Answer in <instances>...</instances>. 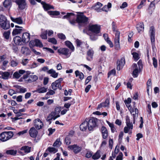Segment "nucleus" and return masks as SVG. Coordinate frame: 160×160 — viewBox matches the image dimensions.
<instances>
[{
    "instance_id": "f257e3e1",
    "label": "nucleus",
    "mask_w": 160,
    "mask_h": 160,
    "mask_svg": "<svg viewBox=\"0 0 160 160\" xmlns=\"http://www.w3.org/2000/svg\"><path fill=\"white\" fill-rule=\"evenodd\" d=\"M77 15L76 21L79 28L85 26L88 23V18L86 17L83 13L78 12Z\"/></svg>"
},
{
    "instance_id": "f03ea898",
    "label": "nucleus",
    "mask_w": 160,
    "mask_h": 160,
    "mask_svg": "<svg viewBox=\"0 0 160 160\" xmlns=\"http://www.w3.org/2000/svg\"><path fill=\"white\" fill-rule=\"evenodd\" d=\"M13 135L12 131L3 132L0 134V140L2 142H6L11 138Z\"/></svg>"
},
{
    "instance_id": "7ed1b4c3",
    "label": "nucleus",
    "mask_w": 160,
    "mask_h": 160,
    "mask_svg": "<svg viewBox=\"0 0 160 160\" xmlns=\"http://www.w3.org/2000/svg\"><path fill=\"white\" fill-rule=\"evenodd\" d=\"M0 26L4 30L8 29L10 27V23L7 18L2 15H0Z\"/></svg>"
},
{
    "instance_id": "20e7f679",
    "label": "nucleus",
    "mask_w": 160,
    "mask_h": 160,
    "mask_svg": "<svg viewBox=\"0 0 160 160\" xmlns=\"http://www.w3.org/2000/svg\"><path fill=\"white\" fill-rule=\"evenodd\" d=\"M98 119L96 118H92L88 122V129L89 131L93 130L94 128L97 126Z\"/></svg>"
},
{
    "instance_id": "39448f33",
    "label": "nucleus",
    "mask_w": 160,
    "mask_h": 160,
    "mask_svg": "<svg viewBox=\"0 0 160 160\" xmlns=\"http://www.w3.org/2000/svg\"><path fill=\"white\" fill-rule=\"evenodd\" d=\"M120 34L119 31H116L115 33V37L114 40V47L115 49L119 50L120 49Z\"/></svg>"
},
{
    "instance_id": "423d86ee",
    "label": "nucleus",
    "mask_w": 160,
    "mask_h": 160,
    "mask_svg": "<svg viewBox=\"0 0 160 160\" xmlns=\"http://www.w3.org/2000/svg\"><path fill=\"white\" fill-rule=\"evenodd\" d=\"M62 81V78H61L56 80L54 82H52L51 84L52 88L54 90H55L58 88L61 90L62 87L61 85V83Z\"/></svg>"
},
{
    "instance_id": "0eeeda50",
    "label": "nucleus",
    "mask_w": 160,
    "mask_h": 160,
    "mask_svg": "<svg viewBox=\"0 0 160 160\" xmlns=\"http://www.w3.org/2000/svg\"><path fill=\"white\" fill-rule=\"evenodd\" d=\"M58 52L59 55H64L67 58L69 57L71 54V52L67 48H61L58 50Z\"/></svg>"
},
{
    "instance_id": "6e6552de",
    "label": "nucleus",
    "mask_w": 160,
    "mask_h": 160,
    "mask_svg": "<svg viewBox=\"0 0 160 160\" xmlns=\"http://www.w3.org/2000/svg\"><path fill=\"white\" fill-rule=\"evenodd\" d=\"M100 27L97 24L89 25V30L96 34L99 33Z\"/></svg>"
},
{
    "instance_id": "1a4fd4ad",
    "label": "nucleus",
    "mask_w": 160,
    "mask_h": 160,
    "mask_svg": "<svg viewBox=\"0 0 160 160\" xmlns=\"http://www.w3.org/2000/svg\"><path fill=\"white\" fill-rule=\"evenodd\" d=\"M15 2L18 5V8L22 10L25 8L26 3L25 0H16Z\"/></svg>"
},
{
    "instance_id": "9d476101",
    "label": "nucleus",
    "mask_w": 160,
    "mask_h": 160,
    "mask_svg": "<svg viewBox=\"0 0 160 160\" xmlns=\"http://www.w3.org/2000/svg\"><path fill=\"white\" fill-rule=\"evenodd\" d=\"M68 148L70 149L73 150V152L75 153H77L80 152L82 149V147L78 146L76 144L69 146Z\"/></svg>"
},
{
    "instance_id": "9b49d317",
    "label": "nucleus",
    "mask_w": 160,
    "mask_h": 160,
    "mask_svg": "<svg viewBox=\"0 0 160 160\" xmlns=\"http://www.w3.org/2000/svg\"><path fill=\"white\" fill-rule=\"evenodd\" d=\"M59 117V115L55 116V113L53 112H52L50 114H49L47 117L46 119V121L47 122H49V124H50L51 122V121L52 119H53V120H55L56 119Z\"/></svg>"
},
{
    "instance_id": "f8f14e48",
    "label": "nucleus",
    "mask_w": 160,
    "mask_h": 160,
    "mask_svg": "<svg viewBox=\"0 0 160 160\" xmlns=\"http://www.w3.org/2000/svg\"><path fill=\"white\" fill-rule=\"evenodd\" d=\"M149 33L150 35V39L151 42H155V29L153 26L150 27Z\"/></svg>"
},
{
    "instance_id": "ddd939ff",
    "label": "nucleus",
    "mask_w": 160,
    "mask_h": 160,
    "mask_svg": "<svg viewBox=\"0 0 160 160\" xmlns=\"http://www.w3.org/2000/svg\"><path fill=\"white\" fill-rule=\"evenodd\" d=\"M13 41L16 45H22L25 44L22 38L19 36H16L15 37L13 38Z\"/></svg>"
},
{
    "instance_id": "4468645a",
    "label": "nucleus",
    "mask_w": 160,
    "mask_h": 160,
    "mask_svg": "<svg viewBox=\"0 0 160 160\" xmlns=\"http://www.w3.org/2000/svg\"><path fill=\"white\" fill-rule=\"evenodd\" d=\"M125 63L124 59L122 58L120 60L117 61V69L118 70H120L121 69Z\"/></svg>"
},
{
    "instance_id": "2eb2a0df",
    "label": "nucleus",
    "mask_w": 160,
    "mask_h": 160,
    "mask_svg": "<svg viewBox=\"0 0 160 160\" xmlns=\"http://www.w3.org/2000/svg\"><path fill=\"white\" fill-rule=\"evenodd\" d=\"M34 123L35 127L37 129L39 130L42 128L43 124L39 119H36Z\"/></svg>"
},
{
    "instance_id": "dca6fc26",
    "label": "nucleus",
    "mask_w": 160,
    "mask_h": 160,
    "mask_svg": "<svg viewBox=\"0 0 160 160\" xmlns=\"http://www.w3.org/2000/svg\"><path fill=\"white\" fill-rule=\"evenodd\" d=\"M22 38L24 43H28L30 39V34L28 32H25L23 33Z\"/></svg>"
},
{
    "instance_id": "f3484780",
    "label": "nucleus",
    "mask_w": 160,
    "mask_h": 160,
    "mask_svg": "<svg viewBox=\"0 0 160 160\" xmlns=\"http://www.w3.org/2000/svg\"><path fill=\"white\" fill-rule=\"evenodd\" d=\"M15 27L17 28H15L13 30L12 32L13 36H15L20 33L23 31L22 27H20L18 25H15Z\"/></svg>"
},
{
    "instance_id": "a211bd4d",
    "label": "nucleus",
    "mask_w": 160,
    "mask_h": 160,
    "mask_svg": "<svg viewBox=\"0 0 160 160\" xmlns=\"http://www.w3.org/2000/svg\"><path fill=\"white\" fill-rule=\"evenodd\" d=\"M102 6V4L99 2L96 3L95 5L92 6V8L98 12H101L102 11V9L101 8Z\"/></svg>"
},
{
    "instance_id": "6ab92c4d",
    "label": "nucleus",
    "mask_w": 160,
    "mask_h": 160,
    "mask_svg": "<svg viewBox=\"0 0 160 160\" xmlns=\"http://www.w3.org/2000/svg\"><path fill=\"white\" fill-rule=\"evenodd\" d=\"M38 131L34 127L31 128L29 130V133L31 137L35 138L38 134Z\"/></svg>"
},
{
    "instance_id": "aec40b11",
    "label": "nucleus",
    "mask_w": 160,
    "mask_h": 160,
    "mask_svg": "<svg viewBox=\"0 0 160 160\" xmlns=\"http://www.w3.org/2000/svg\"><path fill=\"white\" fill-rule=\"evenodd\" d=\"M25 71L23 70H20L18 72H15L13 76V78L16 79L19 78L21 76V75L24 73Z\"/></svg>"
},
{
    "instance_id": "412c9836",
    "label": "nucleus",
    "mask_w": 160,
    "mask_h": 160,
    "mask_svg": "<svg viewBox=\"0 0 160 160\" xmlns=\"http://www.w3.org/2000/svg\"><path fill=\"white\" fill-rule=\"evenodd\" d=\"M41 4L42 5L45 11H47L51 9H54L53 6L48 4L46 3L45 2H42Z\"/></svg>"
},
{
    "instance_id": "4be33fe9",
    "label": "nucleus",
    "mask_w": 160,
    "mask_h": 160,
    "mask_svg": "<svg viewBox=\"0 0 160 160\" xmlns=\"http://www.w3.org/2000/svg\"><path fill=\"white\" fill-rule=\"evenodd\" d=\"M12 3L11 0H5L3 2L4 7L9 9L12 6Z\"/></svg>"
},
{
    "instance_id": "5701e85b",
    "label": "nucleus",
    "mask_w": 160,
    "mask_h": 160,
    "mask_svg": "<svg viewBox=\"0 0 160 160\" xmlns=\"http://www.w3.org/2000/svg\"><path fill=\"white\" fill-rule=\"evenodd\" d=\"M101 132L102 138L106 139L108 136V132L106 128L104 126H102L101 128Z\"/></svg>"
},
{
    "instance_id": "b1692460",
    "label": "nucleus",
    "mask_w": 160,
    "mask_h": 160,
    "mask_svg": "<svg viewBox=\"0 0 160 160\" xmlns=\"http://www.w3.org/2000/svg\"><path fill=\"white\" fill-rule=\"evenodd\" d=\"M10 18L12 21L13 22L19 24H21L23 23V20L21 17L14 18L12 17H11Z\"/></svg>"
},
{
    "instance_id": "393cba45",
    "label": "nucleus",
    "mask_w": 160,
    "mask_h": 160,
    "mask_svg": "<svg viewBox=\"0 0 160 160\" xmlns=\"http://www.w3.org/2000/svg\"><path fill=\"white\" fill-rule=\"evenodd\" d=\"M10 75V73L8 72L0 71V75H1L0 76V78H2L4 79H8Z\"/></svg>"
},
{
    "instance_id": "a878e982",
    "label": "nucleus",
    "mask_w": 160,
    "mask_h": 160,
    "mask_svg": "<svg viewBox=\"0 0 160 160\" xmlns=\"http://www.w3.org/2000/svg\"><path fill=\"white\" fill-rule=\"evenodd\" d=\"M136 28L138 32H142L144 29V25L143 22H140L137 24L136 25Z\"/></svg>"
},
{
    "instance_id": "bb28decb",
    "label": "nucleus",
    "mask_w": 160,
    "mask_h": 160,
    "mask_svg": "<svg viewBox=\"0 0 160 160\" xmlns=\"http://www.w3.org/2000/svg\"><path fill=\"white\" fill-rule=\"evenodd\" d=\"M88 127V122L84 121L80 125V128L82 131H85L87 128V127Z\"/></svg>"
},
{
    "instance_id": "cd10ccee",
    "label": "nucleus",
    "mask_w": 160,
    "mask_h": 160,
    "mask_svg": "<svg viewBox=\"0 0 160 160\" xmlns=\"http://www.w3.org/2000/svg\"><path fill=\"white\" fill-rule=\"evenodd\" d=\"M47 72L51 74V76L54 78H57L58 75V73L56 72L55 71L52 69L49 70L47 71Z\"/></svg>"
},
{
    "instance_id": "c85d7f7f",
    "label": "nucleus",
    "mask_w": 160,
    "mask_h": 160,
    "mask_svg": "<svg viewBox=\"0 0 160 160\" xmlns=\"http://www.w3.org/2000/svg\"><path fill=\"white\" fill-rule=\"evenodd\" d=\"M47 89L48 88L44 87L38 88L34 92H37L39 93H43L47 92Z\"/></svg>"
},
{
    "instance_id": "c756f323",
    "label": "nucleus",
    "mask_w": 160,
    "mask_h": 160,
    "mask_svg": "<svg viewBox=\"0 0 160 160\" xmlns=\"http://www.w3.org/2000/svg\"><path fill=\"white\" fill-rule=\"evenodd\" d=\"M94 52L92 49L89 50L87 52V55L88 57L87 58V59L88 61H91Z\"/></svg>"
},
{
    "instance_id": "7c9ffc66",
    "label": "nucleus",
    "mask_w": 160,
    "mask_h": 160,
    "mask_svg": "<svg viewBox=\"0 0 160 160\" xmlns=\"http://www.w3.org/2000/svg\"><path fill=\"white\" fill-rule=\"evenodd\" d=\"M21 51L23 54L28 55L30 53V51L29 48L27 47H22L21 49Z\"/></svg>"
},
{
    "instance_id": "2f4dec72",
    "label": "nucleus",
    "mask_w": 160,
    "mask_h": 160,
    "mask_svg": "<svg viewBox=\"0 0 160 160\" xmlns=\"http://www.w3.org/2000/svg\"><path fill=\"white\" fill-rule=\"evenodd\" d=\"M74 14L73 13H67V14L63 16V19H67L69 20L71 18H74Z\"/></svg>"
},
{
    "instance_id": "473e14b6",
    "label": "nucleus",
    "mask_w": 160,
    "mask_h": 160,
    "mask_svg": "<svg viewBox=\"0 0 160 160\" xmlns=\"http://www.w3.org/2000/svg\"><path fill=\"white\" fill-rule=\"evenodd\" d=\"M65 43L66 45L70 48L72 51L73 52L74 50V47L70 41H65Z\"/></svg>"
},
{
    "instance_id": "72a5a7b5",
    "label": "nucleus",
    "mask_w": 160,
    "mask_h": 160,
    "mask_svg": "<svg viewBox=\"0 0 160 160\" xmlns=\"http://www.w3.org/2000/svg\"><path fill=\"white\" fill-rule=\"evenodd\" d=\"M100 153L101 151L100 150H98L92 156V159L93 160L98 159L101 157Z\"/></svg>"
},
{
    "instance_id": "f704fd0d",
    "label": "nucleus",
    "mask_w": 160,
    "mask_h": 160,
    "mask_svg": "<svg viewBox=\"0 0 160 160\" xmlns=\"http://www.w3.org/2000/svg\"><path fill=\"white\" fill-rule=\"evenodd\" d=\"M31 148L27 146H25L22 147L21 148V150L24 151V152L26 153H28L30 152Z\"/></svg>"
},
{
    "instance_id": "c9c22d12",
    "label": "nucleus",
    "mask_w": 160,
    "mask_h": 160,
    "mask_svg": "<svg viewBox=\"0 0 160 160\" xmlns=\"http://www.w3.org/2000/svg\"><path fill=\"white\" fill-rule=\"evenodd\" d=\"M17 151L16 150L11 149L7 150L6 152V154L8 155H10L13 156H15L16 154Z\"/></svg>"
},
{
    "instance_id": "e433bc0d",
    "label": "nucleus",
    "mask_w": 160,
    "mask_h": 160,
    "mask_svg": "<svg viewBox=\"0 0 160 160\" xmlns=\"http://www.w3.org/2000/svg\"><path fill=\"white\" fill-rule=\"evenodd\" d=\"M75 42L77 45V48H78L80 47H82V45L84 44V43L82 42L80 40L78 39H76Z\"/></svg>"
},
{
    "instance_id": "4c0bfd02",
    "label": "nucleus",
    "mask_w": 160,
    "mask_h": 160,
    "mask_svg": "<svg viewBox=\"0 0 160 160\" xmlns=\"http://www.w3.org/2000/svg\"><path fill=\"white\" fill-rule=\"evenodd\" d=\"M38 78V76L36 75H31L28 79V82H33L37 80Z\"/></svg>"
},
{
    "instance_id": "58836bf2",
    "label": "nucleus",
    "mask_w": 160,
    "mask_h": 160,
    "mask_svg": "<svg viewBox=\"0 0 160 160\" xmlns=\"http://www.w3.org/2000/svg\"><path fill=\"white\" fill-rule=\"evenodd\" d=\"M138 109L135 108V112L132 113V115L133 117V123H134L135 122V118H137L138 116Z\"/></svg>"
},
{
    "instance_id": "ea45409f",
    "label": "nucleus",
    "mask_w": 160,
    "mask_h": 160,
    "mask_svg": "<svg viewBox=\"0 0 160 160\" xmlns=\"http://www.w3.org/2000/svg\"><path fill=\"white\" fill-rule=\"evenodd\" d=\"M75 74L76 77L79 76V78L80 79L82 80L83 78L84 75L83 73L80 72L78 70H77L75 72Z\"/></svg>"
},
{
    "instance_id": "a19ab883",
    "label": "nucleus",
    "mask_w": 160,
    "mask_h": 160,
    "mask_svg": "<svg viewBox=\"0 0 160 160\" xmlns=\"http://www.w3.org/2000/svg\"><path fill=\"white\" fill-rule=\"evenodd\" d=\"M60 138H57L53 144L54 147H59L61 144V142H60Z\"/></svg>"
},
{
    "instance_id": "79ce46f5",
    "label": "nucleus",
    "mask_w": 160,
    "mask_h": 160,
    "mask_svg": "<svg viewBox=\"0 0 160 160\" xmlns=\"http://www.w3.org/2000/svg\"><path fill=\"white\" fill-rule=\"evenodd\" d=\"M132 50L131 51V53L132 55H133V58L134 59V60L137 61L139 58V55L138 53L136 52H132Z\"/></svg>"
},
{
    "instance_id": "37998d69",
    "label": "nucleus",
    "mask_w": 160,
    "mask_h": 160,
    "mask_svg": "<svg viewBox=\"0 0 160 160\" xmlns=\"http://www.w3.org/2000/svg\"><path fill=\"white\" fill-rule=\"evenodd\" d=\"M48 13L50 15L57 16L60 14V12L57 11H49L48 12Z\"/></svg>"
},
{
    "instance_id": "c03bdc74",
    "label": "nucleus",
    "mask_w": 160,
    "mask_h": 160,
    "mask_svg": "<svg viewBox=\"0 0 160 160\" xmlns=\"http://www.w3.org/2000/svg\"><path fill=\"white\" fill-rule=\"evenodd\" d=\"M139 71L138 68H135L134 69L132 72V75L134 78H137L138 76V73Z\"/></svg>"
},
{
    "instance_id": "a18cd8bd",
    "label": "nucleus",
    "mask_w": 160,
    "mask_h": 160,
    "mask_svg": "<svg viewBox=\"0 0 160 160\" xmlns=\"http://www.w3.org/2000/svg\"><path fill=\"white\" fill-rule=\"evenodd\" d=\"M35 46L39 47L40 48H42L43 46V45L40 41L38 39H36Z\"/></svg>"
},
{
    "instance_id": "49530a36",
    "label": "nucleus",
    "mask_w": 160,
    "mask_h": 160,
    "mask_svg": "<svg viewBox=\"0 0 160 160\" xmlns=\"http://www.w3.org/2000/svg\"><path fill=\"white\" fill-rule=\"evenodd\" d=\"M10 32L9 31L5 32L3 34L4 37L6 39H8L9 38Z\"/></svg>"
},
{
    "instance_id": "de8ad7c7",
    "label": "nucleus",
    "mask_w": 160,
    "mask_h": 160,
    "mask_svg": "<svg viewBox=\"0 0 160 160\" xmlns=\"http://www.w3.org/2000/svg\"><path fill=\"white\" fill-rule=\"evenodd\" d=\"M47 31L46 30L42 33L40 36L42 39H47Z\"/></svg>"
},
{
    "instance_id": "09e8293b",
    "label": "nucleus",
    "mask_w": 160,
    "mask_h": 160,
    "mask_svg": "<svg viewBox=\"0 0 160 160\" xmlns=\"http://www.w3.org/2000/svg\"><path fill=\"white\" fill-rule=\"evenodd\" d=\"M47 150L50 152H53L54 153H55L58 151L57 149L53 147H49L48 148Z\"/></svg>"
},
{
    "instance_id": "8fccbe9b",
    "label": "nucleus",
    "mask_w": 160,
    "mask_h": 160,
    "mask_svg": "<svg viewBox=\"0 0 160 160\" xmlns=\"http://www.w3.org/2000/svg\"><path fill=\"white\" fill-rule=\"evenodd\" d=\"M48 41L54 44H57V40L54 38H48Z\"/></svg>"
},
{
    "instance_id": "3c124183",
    "label": "nucleus",
    "mask_w": 160,
    "mask_h": 160,
    "mask_svg": "<svg viewBox=\"0 0 160 160\" xmlns=\"http://www.w3.org/2000/svg\"><path fill=\"white\" fill-rule=\"evenodd\" d=\"M159 2V0H154L152 2L150 5L149 8H153V9H154V8L155 7V5L156 3H157L158 2Z\"/></svg>"
},
{
    "instance_id": "603ef678",
    "label": "nucleus",
    "mask_w": 160,
    "mask_h": 160,
    "mask_svg": "<svg viewBox=\"0 0 160 160\" xmlns=\"http://www.w3.org/2000/svg\"><path fill=\"white\" fill-rule=\"evenodd\" d=\"M61 110V107H57L55 109V111L53 112H55V116H57V115H59L58 114L59 113Z\"/></svg>"
},
{
    "instance_id": "864d4df0",
    "label": "nucleus",
    "mask_w": 160,
    "mask_h": 160,
    "mask_svg": "<svg viewBox=\"0 0 160 160\" xmlns=\"http://www.w3.org/2000/svg\"><path fill=\"white\" fill-rule=\"evenodd\" d=\"M109 103V99H107L104 102H102L101 103L103 107H107L108 106Z\"/></svg>"
},
{
    "instance_id": "5fc2aeb1",
    "label": "nucleus",
    "mask_w": 160,
    "mask_h": 160,
    "mask_svg": "<svg viewBox=\"0 0 160 160\" xmlns=\"http://www.w3.org/2000/svg\"><path fill=\"white\" fill-rule=\"evenodd\" d=\"M65 142L67 145L70 144L71 142V139L68 136L66 137L65 139Z\"/></svg>"
},
{
    "instance_id": "6e6d98bb",
    "label": "nucleus",
    "mask_w": 160,
    "mask_h": 160,
    "mask_svg": "<svg viewBox=\"0 0 160 160\" xmlns=\"http://www.w3.org/2000/svg\"><path fill=\"white\" fill-rule=\"evenodd\" d=\"M58 37L60 39L64 40L66 39L65 36L62 33H60L58 34Z\"/></svg>"
},
{
    "instance_id": "4d7b16f0",
    "label": "nucleus",
    "mask_w": 160,
    "mask_h": 160,
    "mask_svg": "<svg viewBox=\"0 0 160 160\" xmlns=\"http://www.w3.org/2000/svg\"><path fill=\"white\" fill-rule=\"evenodd\" d=\"M74 102H75L73 101H72L70 102H68L65 104L64 106L67 108H68L70 107L71 105L74 103Z\"/></svg>"
},
{
    "instance_id": "13d9d810",
    "label": "nucleus",
    "mask_w": 160,
    "mask_h": 160,
    "mask_svg": "<svg viewBox=\"0 0 160 160\" xmlns=\"http://www.w3.org/2000/svg\"><path fill=\"white\" fill-rule=\"evenodd\" d=\"M123 155L122 152H120L116 158V160H122Z\"/></svg>"
},
{
    "instance_id": "bf43d9fd",
    "label": "nucleus",
    "mask_w": 160,
    "mask_h": 160,
    "mask_svg": "<svg viewBox=\"0 0 160 160\" xmlns=\"http://www.w3.org/2000/svg\"><path fill=\"white\" fill-rule=\"evenodd\" d=\"M153 65L155 68L157 67V60L154 57L152 58Z\"/></svg>"
},
{
    "instance_id": "052dcab7",
    "label": "nucleus",
    "mask_w": 160,
    "mask_h": 160,
    "mask_svg": "<svg viewBox=\"0 0 160 160\" xmlns=\"http://www.w3.org/2000/svg\"><path fill=\"white\" fill-rule=\"evenodd\" d=\"M116 74V71L113 69L109 72L108 73V77H109L111 75H115Z\"/></svg>"
},
{
    "instance_id": "680f3d73",
    "label": "nucleus",
    "mask_w": 160,
    "mask_h": 160,
    "mask_svg": "<svg viewBox=\"0 0 160 160\" xmlns=\"http://www.w3.org/2000/svg\"><path fill=\"white\" fill-rule=\"evenodd\" d=\"M35 41L36 39L34 40H31L30 42L29 45L30 47H33L35 46Z\"/></svg>"
},
{
    "instance_id": "e2e57ef3",
    "label": "nucleus",
    "mask_w": 160,
    "mask_h": 160,
    "mask_svg": "<svg viewBox=\"0 0 160 160\" xmlns=\"http://www.w3.org/2000/svg\"><path fill=\"white\" fill-rule=\"evenodd\" d=\"M29 60L28 59H25L22 60L21 63L24 66L26 65L28 63Z\"/></svg>"
},
{
    "instance_id": "0e129e2a",
    "label": "nucleus",
    "mask_w": 160,
    "mask_h": 160,
    "mask_svg": "<svg viewBox=\"0 0 160 160\" xmlns=\"http://www.w3.org/2000/svg\"><path fill=\"white\" fill-rule=\"evenodd\" d=\"M10 63L12 67L16 66L18 64V63L13 60H11Z\"/></svg>"
},
{
    "instance_id": "69168bd1",
    "label": "nucleus",
    "mask_w": 160,
    "mask_h": 160,
    "mask_svg": "<svg viewBox=\"0 0 160 160\" xmlns=\"http://www.w3.org/2000/svg\"><path fill=\"white\" fill-rule=\"evenodd\" d=\"M138 64L139 67V70L140 71L141 69L142 68V64L141 60H140L138 62Z\"/></svg>"
},
{
    "instance_id": "338daca9",
    "label": "nucleus",
    "mask_w": 160,
    "mask_h": 160,
    "mask_svg": "<svg viewBox=\"0 0 160 160\" xmlns=\"http://www.w3.org/2000/svg\"><path fill=\"white\" fill-rule=\"evenodd\" d=\"M55 93V92L52 90H50L46 94V95H53Z\"/></svg>"
},
{
    "instance_id": "774afa93",
    "label": "nucleus",
    "mask_w": 160,
    "mask_h": 160,
    "mask_svg": "<svg viewBox=\"0 0 160 160\" xmlns=\"http://www.w3.org/2000/svg\"><path fill=\"white\" fill-rule=\"evenodd\" d=\"M92 77L91 76H88L86 78L85 81V84H87L92 79Z\"/></svg>"
}]
</instances>
